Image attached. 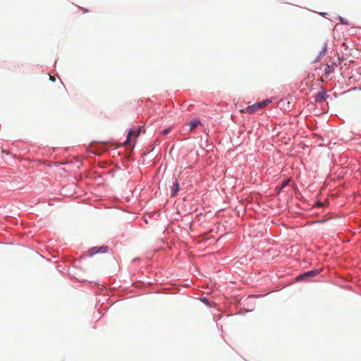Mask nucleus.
Instances as JSON below:
<instances>
[{
    "label": "nucleus",
    "instance_id": "10",
    "mask_svg": "<svg viewBox=\"0 0 361 361\" xmlns=\"http://www.w3.org/2000/svg\"><path fill=\"white\" fill-rule=\"evenodd\" d=\"M326 49H327V42H325L323 44L322 50L319 52V54L317 55L319 59H322V58L325 55V54L326 52Z\"/></svg>",
    "mask_w": 361,
    "mask_h": 361
},
{
    "label": "nucleus",
    "instance_id": "7",
    "mask_svg": "<svg viewBox=\"0 0 361 361\" xmlns=\"http://www.w3.org/2000/svg\"><path fill=\"white\" fill-rule=\"evenodd\" d=\"M188 125L190 126V130H194L198 126L202 125L201 121L198 118H194L191 120Z\"/></svg>",
    "mask_w": 361,
    "mask_h": 361
},
{
    "label": "nucleus",
    "instance_id": "4",
    "mask_svg": "<svg viewBox=\"0 0 361 361\" xmlns=\"http://www.w3.org/2000/svg\"><path fill=\"white\" fill-rule=\"evenodd\" d=\"M329 94H327L326 90L324 88H322L321 91L318 92L314 96V101L317 103H322L326 100L329 97Z\"/></svg>",
    "mask_w": 361,
    "mask_h": 361
},
{
    "label": "nucleus",
    "instance_id": "11",
    "mask_svg": "<svg viewBox=\"0 0 361 361\" xmlns=\"http://www.w3.org/2000/svg\"><path fill=\"white\" fill-rule=\"evenodd\" d=\"M201 302L205 304L207 307H212L211 302L207 297H201L200 298Z\"/></svg>",
    "mask_w": 361,
    "mask_h": 361
},
{
    "label": "nucleus",
    "instance_id": "5",
    "mask_svg": "<svg viewBox=\"0 0 361 361\" xmlns=\"http://www.w3.org/2000/svg\"><path fill=\"white\" fill-rule=\"evenodd\" d=\"M337 66L338 63L336 61H333L331 63L327 64L324 70L326 77L330 75Z\"/></svg>",
    "mask_w": 361,
    "mask_h": 361
},
{
    "label": "nucleus",
    "instance_id": "8",
    "mask_svg": "<svg viewBox=\"0 0 361 361\" xmlns=\"http://www.w3.org/2000/svg\"><path fill=\"white\" fill-rule=\"evenodd\" d=\"M290 181V180L289 178H287L284 180L280 185L276 186V190L277 192L280 193L283 188H285L286 186L289 185Z\"/></svg>",
    "mask_w": 361,
    "mask_h": 361
},
{
    "label": "nucleus",
    "instance_id": "14",
    "mask_svg": "<svg viewBox=\"0 0 361 361\" xmlns=\"http://www.w3.org/2000/svg\"><path fill=\"white\" fill-rule=\"evenodd\" d=\"M142 128V126H138V129H137V130H136V131L135 132V137L139 136V135H140V131H141Z\"/></svg>",
    "mask_w": 361,
    "mask_h": 361
},
{
    "label": "nucleus",
    "instance_id": "17",
    "mask_svg": "<svg viewBox=\"0 0 361 361\" xmlns=\"http://www.w3.org/2000/svg\"><path fill=\"white\" fill-rule=\"evenodd\" d=\"M320 15L324 16V17H326V16H327L328 13H320Z\"/></svg>",
    "mask_w": 361,
    "mask_h": 361
},
{
    "label": "nucleus",
    "instance_id": "15",
    "mask_svg": "<svg viewBox=\"0 0 361 361\" xmlns=\"http://www.w3.org/2000/svg\"><path fill=\"white\" fill-rule=\"evenodd\" d=\"M133 133V130L130 128L128 130V135H127V139H129L130 136H131V135Z\"/></svg>",
    "mask_w": 361,
    "mask_h": 361
},
{
    "label": "nucleus",
    "instance_id": "19",
    "mask_svg": "<svg viewBox=\"0 0 361 361\" xmlns=\"http://www.w3.org/2000/svg\"><path fill=\"white\" fill-rule=\"evenodd\" d=\"M83 12H84V13H87V12H88V10L85 9V10L83 11Z\"/></svg>",
    "mask_w": 361,
    "mask_h": 361
},
{
    "label": "nucleus",
    "instance_id": "16",
    "mask_svg": "<svg viewBox=\"0 0 361 361\" xmlns=\"http://www.w3.org/2000/svg\"><path fill=\"white\" fill-rule=\"evenodd\" d=\"M320 60H321V59H319V57H318V56H317V57L313 60L312 63H316L319 62Z\"/></svg>",
    "mask_w": 361,
    "mask_h": 361
},
{
    "label": "nucleus",
    "instance_id": "1",
    "mask_svg": "<svg viewBox=\"0 0 361 361\" xmlns=\"http://www.w3.org/2000/svg\"><path fill=\"white\" fill-rule=\"evenodd\" d=\"M321 272V269H314L307 271H305L295 277V281H307L309 278L316 276Z\"/></svg>",
    "mask_w": 361,
    "mask_h": 361
},
{
    "label": "nucleus",
    "instance_id": "2",
    "mask_svg": "<svg viewBox=\"0 0 361 361\" xmlns=\"http://www.w3.org/2000/svg\"><path fill=\"white\" fill-rule=\"evenodd\" d=\"M271 102L270 99H265L252 105L248 106L245 109V111L248 114H254L256 111L262 109L264 106L269 105Z\"/></svg>",
    "mask_w": 361,
    "mask_h": 361
},
{
    "label": "nucleus",
    "instance_id": "9",
    "mask_svg": "<svg viewBox=\"0 0 361 361\" xmlns=\"http://www.w3.org/2000/svg\"><path fill=\"white\" fill-rule=\"evenodd\" d=\"M326 49H327V42H325L323 44L322 50L319 52V54L317 55L319 59H322V58L325 55V54L326 52Z\"/></svg>",
    "mask_w": 361,
    "mask_h": 361
},
{
    "label": "nucleus",
    "instance_id": "3",
    "mask_svg": "<svg viewBox=\"0 0 361 361\" xmlns=\"http://www.w3.org/2000/svg\"><path fill=\"white\" fill-rule=\"evenodd\" d=\"M109 250V246L106 245L92 247L88 250V255L91 257L99 253L104 254L108 252Z\"/></svg>",
    "mask_w": 361,
    "mask_h": 361
},
{
    "label": "nucleus",
    "instance_id": "13",
    "mask_svg": "<svg viewBox=\"0 0 361 361\" xmlns=\"http://www.w3.org/2000/svg\"><path fill=\"white\" fill-rule=\"evenodd\" d=\"M171 128H165V129L162 130L160 132V133H161V135H165L169 134V132L171 131Z\"/></svg>",
    "mask_w": 361,
    "mask_h": 361
},
{
    "label": "nucleus",
    "instance_id": "6",
    "mask_svg": "<svg viewBox=\"0 0 361 361\" xmlns=\"http://www.w3.org/2000/svg\"><path fill=\"white\" fill-rule=\"evenodd\" d=\"M180 190V184L178 180L176 179L172 184L171 197H174L177 195Z\"/></svg>",
    "mask_w": 361,
    "mask_h": 361
},
{
    "label": "nucleus",
    "instance_id": "18",
    "mask_svg": "<svg viewBox=\"0 0 361 361\" xmlns=\"http://www.w3.org/2000/svg\"><path fill=\"white\" fill-rule=\"evenodd\" d=\"M50 80H51V81H54V82L55 81V79H54V78H52V77H50Z\"/></svg>",
    "mask_w": 361,
    "mask_h": 361
},
{
    "label": "nucleus",
    "instance_id": "12",
    "mask_svg": "<svg viewBox=\"0 0 361 361\" xmlns=\"http://www.w3.org/2000/svg\"><path fill=\"white\" fill-rule=\"evenodd\" d=\"M337 18L342 25H349L348 21L346 19H345L344 18H343L342 16H338Z\"/></svg>",
    "mask_w": 361,
    "mask_h": 361
}]
</instances>
